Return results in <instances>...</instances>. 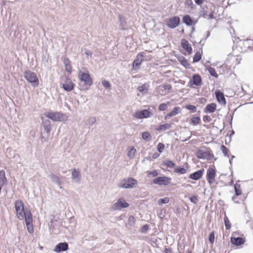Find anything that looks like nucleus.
Instances as JSON below:
<instances>
[{
    "label": "nucleus",
    "mask_w": 253,
    "mask_h": 253,
    "mask_svg": "<svg viewBox=\"0 0 253 253\" xmlns=\"http://www.w3.org/2000/svg\"><path fill=\"white\" fill-rule=\"evenodd\" d=\"M137 181L132 177H128L122 179L118 184V186L121 188H132L137 184Z\"/></svg>",
    "instance_id": "f257e3e1"
},
{
    "label": "nucleus",
    "mask_w": 253,
    "mask_h": 253,
    "mask_svg": "<svg viewBox=\"0 0 253 253\" xmlns=\"http://www.w3.org/2000/svg\"><path fill=\"white\" fill-rule=\"evenodd\" d=\"M44 115L47 118L54 122H62L67 120L66 115L60 112H46Z\"/></svg>",
    "instance_id": "f03ea898"
},
{
    "label": "nucleus",
    "mask_w": 253,
    "mask_h": 253,
    "mask_svg": "<svg viewBox=\"0 0 253 253\" xmlns=\"http://www.w3.org/2000/svg\"><path fill=\"white\" fill-rule=\"evenodd\" d=\"M24 77L34 87L39 85V82L36 74L30 71H26L24 73Z\"/></svg>",
    "instance_id": "7ed1b4c3"
},
{
    "label": "nucleus",
    "mask_w": 253,
    "mask_h": 253,
    "mask_svg": "<svg viewBox=\"0 0 253 253\" xmlns=\"http://www.w3.org/2000/svg\"><path fill=\"white\" fill-rule=\"evenodd\" d=\"M16 215L18 218L20 220H23L24 218V214L27 213L24 208V204L21 200H17L14 204Z\"/></svg>",
    "instance_id": "20e7f679"
},
{
    "label": "nucleus",
    "mask_w": 253,
    "mask_h": 253,
    "mask_svg": "<svg viewBox=\"0 0 253 253\" xmlns=\"http://www.w3.org/2000/svg\"><path fill=\"white\" fill-rule=\"evenodd\" d=\"M60 84L64 90L67 92L72 91L75 87L74 84L67 76L62 78V82L60 83Z\"/></svg>",
    "instance_id": "39448f33"
},
{
    "label": "nucleus",
    "mask_w": 253,
    "mask_h": 253,
    "mask_svg": "<svg viewBox=\"0 0 253 253\" xmlns=\"http://www.w3.org/2000/svg\"><path fill=\"white\" fill-rule=\"evenodd\" d=\"M171 178L166 176L157 177L153 180L155 184L159 185H168L170 184Z\"/></svg>",
    "instance_id": "423d86ee"
},
{
    "label": "nucleus",
    "mask_w": 253,
    "mask_h": 253,
    "mask_svg": "<svg viewBox=\"0 0 253 253\" xmlns=\"http://www.w3.org/2000/svg\"><path fill=\"white\" fill-rule=\"evenodd\" d=\"M129 206V204L123 198H120L117 202L112 206V209L114 211L121 210Z\"/></svg>",
    "instance_id": "0eeeda50"
},
{
    "label": "nucleus",
    "mask_w": 253,
    "mask_h": 253,
    "mask_svg": "<svg viewBox=\"0 0 253 253\" xmlns=\"http://www.w3.org/2000/svg\"><path fill=\"white\" fill-rule=\"evenodd\" d=\"M78 76L80 80L83 82L84 84L90 86L92 84V79L88 73L80 71Z\"/></svg>",
    "instance_id": "6e6552de"
},
{
    "label": "nucleus",
    "mask_w": 253,
    "mask_h": 253,
    "mask_svg": "<svg viewBox=\"0 0 253 253\" xmlns=\"http://www.w3.org/2000/svg\"><path fill=\"white\" fill-rule=\"evenodd\" d=\"M180 19L178 16H173L166 20V25L171 29H174L177 27L180 23Z\"/></svg>",
    "instance_id": "1a4fd4ad"
},
{
    "label": "nucleus",
    "mask_w": 253,
    "mask_h": 253,
    "mask_svg": "<svg viewBox=\"0 0 253 253\" xmlns=\"http://www.w3.org/2000/svg\"><path fill=\"white\" fill-rule=\"evenodd\" d=\"M152 115V113L148 109H144L135 112L133 116L136 119L147 118Z\"/></svg>",
    "instance_id": "9d476101"
},
{
    "label": "nucleus",
    "mask_w": 253,
    "mask_h": 253,
    "mask_svg": "<svg viewBox=\"0 0 253 253\" xmlns=\"http://www.w3.org/2000/svg\"><path fill=\"white\" fill-rule=\"evenodd\" d=\"M144 52H140L138 53L133 62L132 68L136 70L139 68L140 65L141 64L144 57Z\"/></svg>",
    "instance_id": "9b49d317"
},
{
    "label": "nucleus",
    "mask_w": 253,
    "mask_h": 253,
    "mask_svg": "<svg viewBox=\"0 0 253 253\" xmlns=\"http://www.w3.org/2000/svg\"><path fill=\"white\" fill-rule=\"evenodd\" d=\"M215 175L216 173L215 170L212 168H209L207 172V179L210 184L214 183Z\"/></svg>",
    "instance_id": "f8f14e48"
},
{
    "label": "nucleus",
    "mask_w": 253,
    "mask_h": 253,
    "mask_svg": "<svg viewBox=\"0 0 253 253\" xmlns=\"http://www.w3.org/2000/svg\"><path fill=\"white\" fill-rule=\"evenodd\" d=\"M68 244L66 242L59 243L54 248L53 251L57 253L66 251L68 250Z\"/></svg>",
    "instance_id": "ddd939ff"
},
{
    "label": "nucleus",
    "mask_w": 253,
    "mask_h": 253,
    "mask_svg": "<svg viewBox=\"0 0 253 253\" xmlns=\"http://www.w3.org/2000/svg\"><path fill=\"white\" fill-rule=\"evenodd\" d=\"M215 95L218 103L222 105L225 106L226 104V101L223 93L220 90H216L215 91Z\"/></svg>",
    "instance_id": "4468645a"
},
{
    "label": "nucleus",
    "mask_w": 253,
    "mask_h": 253,
    "mask_svg": "<svg viewBox=\"0 0 253 253\" xmlns=\"http://www.w3.org/2000/svg\"><path fill=\"white\" fill-rule=\"evenodd\" d=\"M50 178L52 180V182L57 184L58 186H60L59 188L62 189V187L60 186L62 184V179L63 177H62L60 175H57L54 173H52L50 175Z\"/></svg>",
    "instance_id": "2eb2a0df"
},
{
    "label": "nucleus",
    "mask_w": 253,
    "mask_h": 253,
    "mask_svg": "<svg viewBox=\"0 0 253 253\" xmlns=\"http://www.w3.org/2000/svg\"><path fill=\"white\" fill-rule=\"evenodd\" d=\"M181 44L182 48L187 51L188 54H191L192 52V48L188 41L183 39L181 41Z\"/></svg>",
    "instance_id": "dca6fc26"
},
{
    "label": "nucleus",
    "mask_w": 253,
    "mask_h": 253,
    "mask_svg": "<svg viewBox=\"0 0 253 253\" xmlns=\"http://www.w3.org/2000/svg\"><path fill=\"white\" fill-rule=\"evenodd\" d=\"M204 171V169H201L197 170L190 174L189 176V178L193 180H198L202 177Z\"/></svg>",
    "instance_id": "f3484780"
},
{
    "label": "nucleus",
    "mask_w": 253,
    "mask_h": 253,
    "mask_svg": "<svg viewBox=\"0 0 253 253\" xmlns=\"http://www.w3.org/2000/svg\"><path fill=\"white\" fill-rule=\"evenodd\" d=\"M190 83L196 86H200L202 84V78L199 74H195L192 76Z\"/></svg>",
    "instance_id": "a211bd4d"
},
{
    "label": "nucleus",
    "mask_w": 253,
    "mask_h": 253,
    "mask_svg": "<svg viewBox=\"0 0 253 253\" xmlns=\"http://www.w3.org/2000/svg\"><path fill=\"white\" fill-rule=\"evenodd\" d=\"M196 156L199 159H208L211 157V154L202 150H198L196 152Z\"/></svg>",
    "instance_id": "6ab92c4d"
},
{
    "label": "nucleus",
    "mask_w": 253,
    "mask_h": 253,
    "mask_svg": "<svg viewBox=\"0 0 253 253\" xmlns=\"http://www.w3.org/2000/svg\"><path fill=\"white\" fill-rule=\"evenodd\" d=\"M81 175L79 170L74 169L72 172V178L75 182L79 183L81 180Z\"/></svg>",
    "instance_id": "aec40b11"
},
{
    "label": "nucleus",
    "mask_w": 253,
    "mask_h": 253,
    "mask_svg": "<svg viewBox=\"0 0 253 253\" xmlns=\"http://www.w3.org/2000/svg\"><path fill=\"white\" fill-rule=\"evenodd\" d=\"M231 242L232 244L236 246H241L244 244L245 240L242 237H231Z\"/></svg>",
    "instance_id": "412c9836"
},
{
    "label": "nucleus",
    "mask_w": 253,
    "mask_h": 253,
    "mask_svg": "<svg viewBox=\"0 0 253 253\" xmlns=\"http://www.w3.org/2000/svg\"><path fill=\"white\" fill-rule=\"evenodd\" d=\"M216 109V105L215 103H212L208 104L204 110L205 113H213Z\"/></svg>",
    "instance_id": "4be33fe9"
},
{
    "label": "nucleus",
    "mask_w": 253,
    "mask_h": 253,
    "mask_svg": "<svg viewBox=\"0 0 253 253\" xmlns=\"http://www.w3.org/2000/svg\"><path fill=\"white\" fill-rule=\"evenodd\" d=\"M119 23H120V28L122 30H125L127 29V23H126V19L124 16L119 15Z\"/></svg>",
    "instance_id": "5701e85b"
},
{
    "label": "nucleus",
    "mask_w": 253,
    "mask_h": 253,
    "mask_svg": "<svg viewBox=\"0 0 253 253\" xmlns=\"http://www.w3.org/2000/svg\"><path fill=\"white\" fill-rule=\"evenodd\" d=\"M42 125L44 127V130L47 133H49L51 127L50 121L48 119L43 120L42 122Z\"/></svg>",
    "instance_id": "b1692460"
},
{
    "label": "nucleus",
    "mask_w": 253,
    "mask_h": 253,
    "mask_svg": "<svg viewBox=\"0 0 253 253\" xmlns=\"http://www.w3.org/2000/svg\"><path fill=\"white\" fill-rule=\"evenodd\" d=\"M180 110V108L179 107H175L173 108V109L169 113H168L166 116H165V119L167 120L170 117L176 116L177 115Z\"/></svg>",
    "instance_id": "393cba45"
},
{
    "label": "nucleus",
    "mask_w": 253,
    "mask_h": 253,
    "mask_svg": "<svg viewBox=\"0 0 253 253\" xmlns=\"http://www.w3.org/2000/svg\"><path fill=\"white\" fill-rule=\"evenodd\" d=\"M182 21L184 24L188 26L195 24V23L189 15L184 16L182 18Z\"/></svg>",
    "instance_id": "a878e982"
},
{
    "label": "nucleus",
    "mask_w": 253,
    "mask_h": 253,
    "mask_svg": "<svg viewBox=\"0 0 253 253\" xmlns=\"http://www.w3.org/2000/svg\"><path fill=\"white\" fill-rule=\"evenodd\" d=\"M63 63L65 67V70L68 73H71L72 72V66L71 62L68 58H65L63 60Z\"/></svg>",
    "instance_id": "bb28decb"
},
{
    "label": "nucleus",
    "mask_w": 253,
    "mask_h": 253,
    "mask_svg": "<svg viewBox=\"0 0 253 253\" xmlns=\"http://www.w3.org/2000/svg\"><path fill=\"white\" fill-rule=\"evenodd\" d=\"M149 88V85L147 84H144L138 86L137 89L143 94H145L147 93Z\"/></svg>",
    "instance_id": "cd10ccee"
},
{
    "label": "nucleus",
    "mask_w": 253,
    "mask_h": 253,
    "mask_svg": "<svg viewBox=\"0 0 253 253\" xmlns=\"http://www.w3.org/2000/svg\"><path fill=\"white\" fill-rule=\"evenodd\" d=\"M26 225L32 224L33 218L32 214L29 211H27V213L24 214V218Z\"/></svg>",
    "instance_id": "c85d7f7f"
},
{
    "label": "nucleus",
    "mask_w": 253,
    "mask_h": 253,
    "mask_svg": "<svg viewBox=\"0 0 253 253\" xmlns=\"http://www.w3.org/2000/svg\"><path fill=\"white\" fill-rule=\"evenodd\" d=\"M171 126L170 124L166 123L165 124L161 125L158 126L156 130L158 131H165L169 129Z\"/></svg>",
    "instance_id": "c756f323"
},
{
    "label": "nucleus",
    "mask_w": 253,
    "mask_h": 253,
    "mask_svg": "<svg viewBox=\"0 0 253 253\" xmlns=\"http://www.w3.org/2000/svg\"><path fill=\"white\" fill-rule=\"evenodd\" d=\"M206 69L207 71H208V72L210 73V74L211 75V76L212 77H215L216 78H218V75L216 73L215 69L213 68H212L210 66H206Z\"/></svg>",
    "instance_id": "7c9ffc66"
},
{
    "label": "nucleus",
    "mask_w": 253,
    "mask_h": 253,
    "mask_svg": "<svg viewBox=\"0 0 253 253\" xmlns=\"http://www.w3.org/2000/svg\"><path fill=\"white\" fill-rule=\"evenodd\" d=\"M178 60L181 64L184 66L185 68H189L190 64H189L187 60L183 56H180L178 58Z\"/></svg>",
    "instance_id": "2f4dec72"
},
{
    "label": "nucleus",
    "mask_w": 253,
    "mask_h": 253,
    "mask_svg": "<svg viewBox=\"0 0 253 253\" xmlns=\"http://www.w3.org/2000/svg\"><path fill=\"white\" fill-rule=\"evenodd\" d=\"M7 181L5 175V171L3 170H0V183L4 185Z\"/></svg>",
    "instance_id": "473e14b6"
},
{
    "label": "nucleus",
    "mask_w": 253,
    "mask_h": 253,
    "mask_svg": "<svg viewBox=\"0 0 253 253\" xmlns=\"http://www.w3.org/2000/svg\"><path fill=\"white\" fill-rule=\"evenodd\" d=\"M234 188L235 190V193L236 196H238L241 195L242 190L241 189L240 184L238 183H235L234 185Z\"/></svg>",
    "instance_id": "72a5a7b5"
},
{
    "label": "nucleus",
    "mask_w": 253,
    "mask_h": 253,
    "mask_svg": "<svg viewBox=\"0 0 253 253\" xmlns=\"http://www.w3.org/2000/svg\"><path fill=\"white\" fill-rule=\"evenodd\" d=\"M163 164L169 168H173L175 165L174 162L169 160H166L164 161Z\"/></svg>",
    "instance_id": "f704fd0d"
},
{
    "label": "nucleus",
    "mask_w": 253,
    "mask_h": 253,
    "mask_svg": "<svg viewBox=\"0 0 253 253\" xmlns=\"http://www.w3.org/2000/svg\"><path fill=\"white\" fill-rule=\"evenodd\" d=\"M174 172L179 174H183L187 172V169L183 167H178L174 169Z\"/></svg>",
    "instance_id": "c9c22d12"
},
{
    "label": "nucleus",
    "mask_w": 253,
    "mask_h": 253,
    "mask_svg": "<svg viewBox=\"0 0 253 253\" xmlns=\"http://www.w3.org/2000/svg\"><path fill=\"white\" fill-rule=\"evenodd\" d=\"M208 7L207 6L202 7L200 11V15L204 18H206L208 16Z\"/></svg>",
    "instance_id": "e433bc0d"
},
{
    "label": "nucleus",
    "mask_w": 253,
    "mask_h": 253,
    "mask_svg": "<svg viewBox=\"0 0 253 253\" xmlns=\"http://www.w3.org/2000/svg\"><path fill=\"white\" fill-rule=\"evenodd\" d=\"M136 152V149L134 148V147H131L127 153V157L130 159H132L133 158V157L134 156Z\"/></svg>",
    "instance_id": "4c0bfd02"
},
{
    "label": "nucleus",
    "mask_w": 253,
    "mask_h": 253,
    "mask_svg": "<svg viewBox=\"0 0 253 253\" xmlns=\"http://www.w3.org/2000/svg\"><path fill=\"white\" fill-rule=\"evenodd\" d=\"M201 118L200 117H193L191 119V124L193 126H197L200 124Z\"/></svg>",
    "instance_id": "58836bf2"
},
{
    "label": "nucleus",
    "mask_w": 253,
    "mask_h": 253,
    "mask_svg": "<svg viewBox=\"0 0 253 253\" xmlns=\"http://www.w3.org/2000/svg\"><path fill=\"white\" fill-rule=\"evenodd\" d=\"M142 138L146 141H149L151 140L152 136L149 132L148 131H144L142 133Z\"/></svg>",
    "instance_id": "ea45409f"
},
{
    "label": "nucleus",
    "mask_w": 253,
    "mask_h": 253,
    "mask_svg": "<svg viewBox=\"0 0 253 253\" xmlns=\"http://www.w3.org/2000/svg\"><path fill=\"white\" fill-rule=\"evenodd\" d=\"M96 118L94 117H91L88 118L86 123V126L88 127L91 126L96 122Z\"/></svg>",
    "instance_id": "a19ab883"
},
{
    "label": "nucleus",
    "mask_w": 253,
    "mask_h": 253,
    "mask_svg": "<svg viewBox=\"0 0 253 253\" xmlns=\"http://www.w3.org/2000/svg\"><path fill=\"white\" fill-rule=\"evenodd\" d=\"M224 224L226 229H230L231 227V224L228 217L226 215L224 217Z\"/></svg>",
    "instance_id": "79ce46f5"
},
{
    "label": "nucleus",
    "mask_w": 253,
    "mask_h": 253,
    "mask_svg": "<svg viewBox=\"0 0 253 253\" xmlns=\"http://www.w3.org/2000/svg\"><path fill=\"white\" fill-rule=\"evenodd\" d=\"M202 58V55L200 53V52H197L194 57H193V62L194 63L198 62H199Z\"/></svg>",
    "instance_id": "37998d69"
},
{
    "label": "nucleus",
    "mask_w": 253,
    "mask_h": 253,
    "mask_svg": "<svg viewBox=\"0 0 253 253\" xmlns=\"http://www.w3.org/2000/svg\"><path fill=\"white\" fill-rule=\"evenodd\" d=\"M220 150L222 152V153L224 154V156L226 157H229V150L228 149L225 147L224 145H222L220 147Z\"/></svg>",
    "instance_id": "c03bdc74"
},
{
    "label": "nucleus",
    "mask_w": 253,
    "mask_h": 253,
    "mask_svg": "<svg viewBox=\"0 0 253 253\" xmlns=\"http://www.w3.org/2000/svg\"><path fill=\"white\" fill-rule=\"evenodd\" d=\"M135 223V219L132 215H130L128 219V224L130 226H133Z\"/></svg>",
    "instance_id": "a18cd8bd"
},
{
    "label": "nucleus",
    "mask_w": 253,
    "mask_h": 253,
    "mask_svg": "<svg viewBox=\"0 0 253 253\" xmlns=\"http://www.w3.org/2000/svg\"><path fill=\"white\" fill-rule=\"evenodd\" d=\"M147 174L148 176H152V177H156L159 175V172L157 170H153L147 171Z\"/></svg>",
    "instance_id": "49530a36"
},
{
    "label": "nucleus",
    "mask_w": 253,
    "mask_h": 253,
    "mask_svg": "<svg viewBox=\"0 0 253 253\" xmlns=\"http://www.w3.org/2000/svg\"><path fill=\"white\" fill-rule=\"evenodd\" d=\"M185 108L191 111L192 113H195L197 111V108L195 106L188 104L185 106Z\"/></svg>",
    "instance_id": "de8ad7c7"
},
{
    "label": "nucleus",
    "mask_w": 253,
    "mask_h": 253,
    "mask_svg": "<svg viewBox=\"0 0 253 253\" xmlns=\"http://www.w3.org/2000/svg\"><path fill=\"white\" fill-rule=\"evenodd\" d=\"M169 200L168 197H165L164 198L160 199L158 200V203L159 205H161L163 204H167L169 202Z\"/></svg>",
    "instance_id": "09e8293b"
},
{
    "label": "nucleus",
    "mask_w": 253,
    "mask_h": 253,
    "mask_svg": "<svg viewBox=\"0 0 253 253\" xmlns=\"http://www.w3.org/2000/svg\"><path fill=\"white\" fill-rule=\"evenodd\" d=\"M165 148V145L162 143H159L157 145V150L158 151L161 153L163 152L164 149Z\"/></svg>",
    "instance_id": "8fccbe9b"
},
{
    "label": "nucleus",
    "mask_w": 253,
    "mask_h": 253,
    "mask_svg": "<svg viewBox=\"0 0 253 253\" xmlns=\"http://www.w3.org/2000/svg\"><path fill=\"white\" fill-rule=\"evenodd\" d=\"M168 108V104L162 103L159 105V110L160 111H165Z\"/></svg>",
    "instance_id": "3c124183"
},
{
    "label": "nucleus",
    "mask_w": 253,
    "mask_h": 253,
    "mask_svg": "<svg viewBox=\"0 0 253 253\" xmlns=\"http://www.w3.org/2000/svg\"><path fill=\"white\" fill-rule=\"evenodd\" d=\"M209 240L211 244H212L214 241V234L212 232L209 235Z\"/></svg>",
    "instance_id": "603ef678"
},
{
    "label": "nucleus",
    "mask_w": 253,
    "mask_h": 253,
    "mask_svg": "<svg viewBox=\"0 0 253 253\" xmlns=\"http://www.w3.org/2000/svg\"><path fill=\"white\" fill-rule=\"evenodd\" d=\"M102 85L106 88H109L111 87L110 83L106 80H104L102 82Z\"/></svg>",
    "instance_id": "864d4df0"
},
{
    "label": "nucleus",
    "mask_w": 253,
    "mask_h": 253,
    "mask_svg": "<svg viewBox=\"0 0 253 253\" xmlns=\"http://www.w3.org/2000/svg\"><path fill=\"white\" fill-rule=\"evenodd\" d=\"M189 200L191 203L195 204H197L198 202V198L196 196H193L189 198Z\"/></svg>",
    "instance_id": "5fc2aeb1"
},
{
    "label": "nucleus",
    "mask_w": 253,
    "mask_h": 253,
    "mask_svg": "<svg viewBox=\"0 0 253 253\" xmlns=\"http://www.w3.org/2000/svg\"><path fill=\"white\" fill-rule=\"evenodd\" d=\"M26 226H27V230H28L29 233L30 234L34 232V228H33V224H29V225L28 224V225H26Z\"/></svg>",
    "instance_id": "6e6d98bb"
},
{
    "label": "nucleus",
    "mask_w": 253,
    "mask_h": 253,
    "mask_svg": "<svg viewBox=\"0 0 253 253\" xmlns=\"http://www.w3.org/2000/svg\"><path fill=\"white\" fill-rule=\"evenodd\" d=\"M203 121L205 122H210L211 121V118L208 115H205L203 117Z\"/></svg>",
    "instance_id": "4d7b16f0"
},
{
    "label": "nucleus",
    "mask_w": 253,
    "mask_h": 253,
    "mask_svg": "<svg viewBox=\"0 0 253 253\" xmlns=\"http://www.w3.org/2000/svg\"><path fill=\"white\" fill-rule=\"evenodd\" d=\"M149 225L148 224L144 225L141 228V232L143 233L147 232L149 229Z\"/></svg>",
    "instance_id": "13d9d810"
},
{
    "label": "nucleus",
    "mask_w": 253,
    "mask_h": 253,
    "mask_svg": "<svg viewBox=\"0 0 253 253\" xmlns=\"http://www.w3.org/2000/svg\"><path fill=\"white\" fill-rule=\"evenodd\" d=\"M163 88L165 89V90H169L171 89V85L169 84H164L163 86Z\"/></svg>",
    "instance_id": "bf43d9fd"
},
{
    "label": "nucleus",
    "mask_w": 253,
    "mask_h": 253,
    "mask_svg": "<svg viewBox=\"0 0 253 253\" xmlns=\"http://www.w3.org/2000/svg\"><path fill=\"white\" fill-rule=\"evenodd\" d=\"M185 4L187 6L193 5V3L192 0H186Z\"/></svg>",
    "instance_id": "052dcab7"
},
{
    "label": "nucleus",
    "mask_w": 253,
    "mask_h": 253,
    "mask_svg": "<svg viewBox=\"0 0 253 253\" xmlns=\"http://www.w3.org/2000/svg\"><path fill=\"white\" fill-rule=\"evenodd\" d=\"M213 13H214L213 11L211 10L209 14V15L208 14L209 19H212L214 18V17H213Z\"/></svg>",
    "instance_id": "680f3d73"
},
{
    "label": "nucleus",
    "mask_w": 253,
    "mask_h": 253,
    "mask_svg": "<svg viewBox=\"0 0 253 253\" xmlns=\"http://www.w3.org/2000/svg\"><path fill=\"white\" fill-rule=\"evenodd\" d=\"M84 53L87 56H91L92 55V52L89 50H86Z\"/></svg>",
    "instance_id": "e2e57ef3"
},
{
    "label": "nucleus",
    "mask_w": 253,
    "mask_h": 253,
    "mask_svg": "<svg viewBox=\"0 0 253 253\" xmlns=\"http://www.w3.org/2000/svg\"><path fill=\"white\" fill-rule=\"evenodd\" d=\"M195 3L198 5H201L204 2V0H195Z\"/></svg>",
    "instance_id": "0e129e2a"
},
{
    "label": "nucleus",
    "mask_w": 253,
    "mask_h": 253,
    "mask_svg": "<svg viewBox=\"0 0 253 253\" xmlns=\"http://www.w3.org/2000/svg\"><path fill=\"white\" fill-rule=\"evenodd\" d=\"M172 251L170 248H166L165 250V253H172Z\"/></svg>",
    "instance_id": "69168bd1"
},
{
    "label": "nucleus",
    "mask_w": 253,
    "mask_h": 253,
    "mask_svg": "<svg viewBox=\"0 0 253 253\" xmlns=\"http://www.w3.org/2000/svg\"><path fill=\"white\" fill-rule=\"evenodd\" d=\"M232 199L235 203L239 204V202L238 200H237V198L235 195L233 196Z\"/></svg>",
    "instance_id": "338daca9"
},
{
    "label": "nucleus",
    "mask_w": 253,
    "mask_h": 253,
    "mask_svg": "<svg viewBox=\"0 0 253 253\" xmlns=\"http://www.w3.org/2000/svg\"><path fill=\"white\" fill-rule=\"evenodd\" d=\"M159 154L155 153L154 154H153L152 157L154 159L157 158L159 156Z\"/></svg>",
    "instance_id": "774afa93"
}]
</instances>
